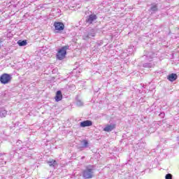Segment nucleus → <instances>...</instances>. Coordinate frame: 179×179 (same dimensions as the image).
Listing matches in <instances>:
<instances>
[{"instance_id":"f257e3e1","label":"nucleus","mask_w":179,"mask_h":179,"mask_svg":"<svg viewBox=\"0 0 179 179\" xmlns=\"http://www.w3.org/2000/svg\"><path fill=\"white\" fill-rule=\"evenodd\" d=\"M94 171H96V166L94 165H88L82 171V177L84 179H92L94 177Z\"/></svg>"},{"instance_id":"f03ea898","label":"nucleus","mask_w":179,"mask_h":179,"mask_svg":"<svg viewBox=\"0 0 179 179\" xmlns=\"http://www.w3.org/2000/svg\"><path fill=\"white\" fill-rule=\"evenodd\" d=\"M69 50V45H66L65 46L62 47L57 50V53L56 55L57 59L59 61H62V59H65L66 57V51Z\"/></svg>"},{"instance_id":"7ed1b4c3","label":"nucleus","mask_w":179,"mask_h":179,"mask_svg":"<svg viewBox=\"0 0 179 179\" xmlns=\"http://www.w3.org/2000/svg\"><path fill=\"white\" fill-rule=\"evenodd\" d=\"M12 80V76L8 73H3L0 76V82L2 85H8V83H10Z\"/></svg>"},{"instance_id":"20e7f679","label":"nucleus","mask_w":179,"mask_h":179,"mask_svg":"<svg viewBox=\"0 0 179 179\" xmlns=\"http://www.w3.org/2000/svg\"><path fill=\"white\" fill-rule=\"evenodd\" d=\"M54 27L56 31H62L65 29V24L61 22H55Z\"/></svg>"},{"instance_id":"39448f33","label":"nucleus","mask_w":179,"mask_h":179,"mask_svg":"<svg viewBox=\"0 0 179 179\" xmlns=\"http://www.w3.org/2000/svg\"><path fill=\"white\" fill-rule=\"evenodd\" d=\"M96 20H97V15H96V14H91L87 17L85 22L88 23V24H93V22Z\"/></svg>"},{"instance_id":"423d86ee","label":"nucleus","mask_w":179,"mask_h":179,"mask_svg":"<svg viewBox=\"0 0 179 179\" xmlns=\"http://www.w3.org/2000/svg\"><path fill=\"white\" fill-rule=\"evenodd\" d=\"M115 127H116L115 124H113V123L106 124L103 128V131L105 132H111V131H113V129H115Z\"/></svg>"},{"instance_id":"0eeeda50","label":"nucleus","mask_w":179,"mask_h":179,"mask_svg":"<svg viewBox=\"0 0 179 179\" xmlns=\"http://www.w3.org/2000/svg\"><path fill=\"white\" fill-rule=\"evenodd\" d=\"M93 125V122L90 120H85L80 123V127L82 128H85V127H92Z\"/></svg>"},{"instance_id":"6e6552de","label":"nucleus","mask_w":179,"mask_h":179,"mask_svg":"<svg viewBox=\"0 0 179 179\" xmlns=\"http://www.w3.org/2000/svg\"><path fill=\"white\" fill-rule=\"evenodd\" d=\"M55 100L57 103H58V101H61V100H62V92H61V90L57 91L56 95L55 96Z\"/></svg>"},{"instance_id":"1a4fd4ad","label":"nucleus","mask_w":179,"mask_h":179,"mask_svg":"<svg viewBox=\"0 0 179 179\" xmlns=\"http://www.w3.org/2000/svg\"><path fill=\"white\" fill-rule=\"evenodd\" d=\"M177 74L176 73H171L169 76H168L167 79L170 82H174V80H177Z\"/></svg>"},{"instance_id":"9d476101","label":"nucleus","mask_w":179,"mask_h":179,"mask_svg":"<svg viewBox=\"0 0 179 179\" xmlns=\"http://www.w3.org/2000/svg\"><path fill=\"white\" fill-rule=\"evenodd\" d=\"M20 47H24V45H27V40H20L17 43Z\"/></svg>"},{"instance_id":"9b49d317","label":"nucleus","mask_w":179,"mask_h":179,"mask_svg":"<svg viewBox=\"0 0 179 179\" xmlns=\"http://www.w3.org/2000/svg\"><path fill=\"white\" fill-rule=\"evenodd\" d=\"M48 164L50 166V167H55V166H57V161L52 160L50 162H48Z\"/></svg>"},{"instance_id":"f8f14e48","label":"nucleus","mask_w":179,"mask_h":179,"mask_svg":"<svg viewBox=\"0 0 179 179\" xmlns=\"http://www.w3.org/2000/svg\"><path fill=\"white\" fill-rule=\"evenodd\" d=\"M7 115H8V111H6V110H2L0 112V117H1V118L6 117Z\"/></svg>"},{"instance_id":"ddd939ff","label":"nucleus","mask_w":179,"mask_h":179,"mask_svg":"<svg viewBox=\"0 0 179 179\" xmlns=\"http://www.w3.org/2000/svg\"><path fill=\"white\" fill-rule=\"evenodd\" d=\"M83 148H88L89 146V142H87V140H83L82 141Z\"/></svg>"},{"instance_id":"4468645a","label":"nucleus","mask_w":179,"mask_h":179,"mask_svg":"<svg viewBox=\"0 0 179 179\" xmlns=\"http://www.w3.org/2000/svg\"><path fill=\"white\" fill-rule=\"evenodd\" d=\"M76 104L78 107H82V106H83V101L80 99H77Z\"/></svg>"},{"instance_id":"2eb2a0df","label":"nucleus","mask_w":179,"mask_h":179,"mask_svg":"<svg viewBox=\"0 0 179 179\" xmlns=\"http://www.w3.org/2000/svg\"><path fill=\"white\" fill-rule=\"evenodd\" d=\"M165 178L166 179H173V175H171V173H167L165 176Z\"/></svg>"},{"instance_id":"dca6fc26","label":"nucleus","mask_w":179,"mask_h":179,"mask_svg":"<svg viewBox=\"0 0 179 179\" xmlns=\"http://www.w3.org/2000/svg\"><path fill=\"white\" fill-rule=\"evenodd\" d=\"M151 10H157V6H153L151 7Z\"/></svg>"},{"instance_id":"f3484780","label":"nucleus","mask_w":179,"mask_h":179,"mask_svg":"<svg viewBox=\"0 0 179 179\" xmlns=\"http://www.w3.org/2000/svg\"><path fill=\"white\" fill-rule=\"evenodd\" d=\"M22 143V141L19 140V141L17 142V145H19V143Z\"/></svg>"},{"instance_id":"a211bd4d","label":"nucleus","mask_w":179,"mask_h":179,"mask_svg":"<svg viewBox=\"0 0 179 179\" xmlns=\"http://www.w3.org/2000/svg\"><path fill=\"white\" fill-rule=\"evenodd\" d=\"M0 43H2V41H1V40H0Z\"/></svg>"}]
</instances>
